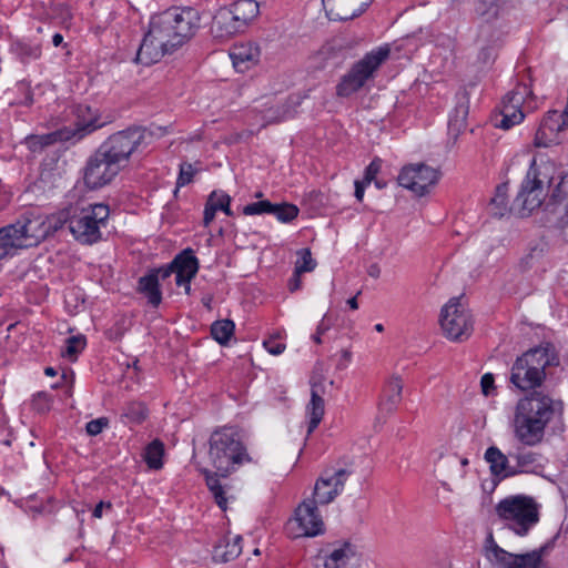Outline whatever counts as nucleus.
<instances>
[{
    "label": "nucleus",
    "mask_w": 568,
    "mask_h": 568,
    "mask_svg": "<svg viewBox=\"0 0 568 568\" xmlns=\"http://www.w3.org/2000/svg\"><path fill=\"white\" fill-rule=\"evenodd\" d=\"M207 457L210 464L216 470V473L209 469L203 470L207 488L219 507L226 510L227 498L217 475L226 477L237 471L242 466L256 462L248 454L239 434L229 427L216 429L211 434Z\"/></svg>",
    "instance_id": "1"
},
{
    "label": "nucleus",
    "mask_w": 568,
    "mask_h": 568,
    "mask_svg": "<svg viewBox=\"0 0 568 568\" xmlns=\"http://www.w3.org/2000/svg\"><path fill=\"white\" fill-rule=\"evenodd\" d=\"M557 364L554 346L549 343L539 345L517 357L511 366L510 382L520 390L534 389L542 384L546 368Z\"/></svg>",
    "instance_id": "2"
},
{
    "label": "nucleus",
    "mask_w": 568,
    "mask_h": 568,
    "mask_svg": "<svg viewBox=\"0 0 568 568\" xmlns=\"http://www.w3.org/2000/svg\"><path fill=\"white\" fill-rule=\"evenodd\" d=\"M173 29L164 12L153 16L138 50L136 61L150 65L182 47Z\"/></svg>",
    "instance_id": "3"
},
{
    "label": "nucleus",
    "mask_w": 568,
    "mask_h": 568,
    "mask_svg": "<svg viewBox=\"0 0 568 568\" xmlns=\"http://www.w3.org/2000/svg\"><path fill=\"white\" fill-rule=\"evenodd\" d=\"M495 513L503 526L519 537H525L539 521V505L527 495H510L500 499Z\"/></svg>",
    "instance_id": "4"
},
{
    "label": "nucleus",
    "mask_w": 568,
    "mask_h": 568,
    "mask_svg": "<svg viewBox=\"0 0 568 568\" xmlns=\"http://www.w3.org/2000/svg\"><path fill=\"white\" fill-rule=\"evenodd\" d=\"M555 169L552 162H544L538 165L535 159L531 161L515 199V205L523 214H529L542 204L546 196L545 186H550L554 182Z\"/></svg>",
    "instance_id": "5"
},
{
    "label": "nucleus",
    "mask_w": 568,
    "mask_h": 568,
    "mask_svg": "<svg viewBox=\"0 0 568 568\" xmlns=\"http://www.w3.org/2000/svg\"><path fill=\"white\" fill-rule=\"evenodd\" d=\"M390 48L388 44L379 45L367 52L361 60L352 65L336 85V94L347 98L361 90L367 81L374 78L379 67L388 59Z\"/></svg>",
    "instance_id": "6"
},
{
    "label": "nucleus",
    "mask_w": 568,
    "mask_h": 568,
    "mask_svg": "<svg viewBox=\"0 0 568 568\" xmlns=\"http://www.w3.org/2000/svg\"><path fill=\"white\" fill-rule=\"evenodd\" d=\"M110 209L103 203L75 209L70 217V232L83 244H93L101 240V229L105 227Z\"/></svg>",
    "instance_id": "7"
},
{
    "label": "nucleus",
    "mask_w": 568,
    "mask_h": 568,
    "mask_svg": "<svg viewBox=\"0 0 568 568\" xmlns=\"http://www.w3.org/2000/svg\"><path fill=\"white\" fill-rule=\"evenodd\" d=\"M0 231L12 251L36 246L48 236L44 214L38 211L27 212L17 223L1 227Z\"/></svg>",
    "instance_id": "8"
},
{
    "label": "nucleus",
    "mask_w": 568,
    "mask_h": 568,
    "mask_svg": "<svg viewBox=\"0 0 568 568\" xmlns=\"http://www.w3.org/2000/svg\"><path fill=\"white\" fill-rule=\"evenodd\" d=\"M439 324L444 335L454 342L468 338L473 332L471 315L459 297L450 298L443 306Z\"/></svg>",
    "instance_id": "9"
},
{
    "label": "nucleus",
    "mask_w": 568,
    "mask_h": 568,
    "mask_svg": "<svg viewBox=\"0 0 568 568\" xmlns=\"http://www.w3.org/2000/svg\"><path fill=\"white\" fill-rule=\"evenodd\" d=\"M535 108L529 88L526 84H518L504 97L500 105L501 119L496 125L508 130L521 123L526 114Z\"/></svg>",
    "instance_id": "10"
},
{
    "label": "nucleus",
    "mask_w": 568,
    "mask_h": 568,
    "mask_svg": "<svg viewBox=\"0 0 568 568\" xmlns=\"http://www.w3.org/2000/svg\"><path fill=\"white\" fill-rule=\"evenodd\" d=\"M442 173L437 168L425 163H413L402 168L398 184L416 196L428 195L438 184Z\"/></svg>",
    "instance_id": "11"
},
{
    "label": "nucleus",
    "mask_w": 568,
    "mask_h": 568,
    "mask_svg": "<svg viewBox=\"0 0 568 568\" xmlns=\"http://www.w3.org/2000/svg\"><path fill=\"white\" fill-rule=\"evenodd\" d=\"M285 529L292 538L316 537L324 534L325 526L317 504L311 499L301 503L294 516L286 523Z\"/></svg>",
    "instance_id": "12"
},
{
    "label": "nucleus",
    "mask_w": 568,
    "mask_h": 568,
    "mask_svg": "<svg viewBox=\"0 0 568 568\" xmlns=\"http://www.w3.org/2000/svg\"><path fill=\"white\" fill-rule=\"evenodd\" d=\"M142 140L143 134L140 130L129 129L112 134L100 145L98 151L122 170Z\"/></svg>",
    "instance_id": "13"
},
{
    "label": "nucleus",
    "mask_w": 568,
    "mask_h": 568,
    "mask_svg": "<svg viewBox=\"0 0 568 568\" xmlns=\"http://www.w3.org/2000/svg\"><path fill=\"white\" fill-rule=\"evenodd\" d=\"M485 557L494 568H540L541 551L515 555L497 545L493 536L486 540Z\"/></svg>",
    "instance_id": "14"
},
{
    "label": "nucleus",
    "mask_w": 568,
    "mask_h": 568,
    "mask_svg": "<svg viewBox=\"0 0 568 568\" xmlns=\"http://www.w3.org/2000/svg\"><path fill=\"white\" fill-rule=\"evenodd\" d=\"M351 473L344 468L325 469L315 483L313 499L320 505L332 503L339 494H342L345 483Z\"/></svg>",
    "instance_id": "15"
},
{
    "label": "nucleus",
    "mask_w": 568,
    "mask_h": 568,
    "mask_svg": "<svg viewBox=\"0 0 568 568\" xmlns=\"http://www.w3.org/2000/svg\"><path fill=\"white\" fill-rule=\"evenodd\" d=\"M182 44L190 41L201 27V14L192 7H175L163 11Z\"/></svg>",
    "instance_id": "16"
},
{
    "label": "nucleus",
    "mask_w": 568,
    "mask_h": 568,
    "mask_svg": "<svg viewBox=\"0 0 568 568\" xmlns=\"http://www.w3.org/2000/svg\"><path fill=\"white\" fill-rule=\"evenodd\" d=\"M121 171L112 160L97 151L88 161L84 170V183L91 190L109 184Z\"/></svg>",
    "instance_id": "17"
},
{
    "label": "nucleus",
    "mask_w": 568,
    "mask_h": 568,
    "mask_svg": "<svg viewBox=\"0 0 568 568\" xmlns=\"http://www.w3.org/2000/svg\"><path fill=\"white\" fill-rule=\"evenodd\" d=\"M548 423L547 420L529 418L527 414L515 412L511 423L514 436L523 445L536 446L542 442Z\"/></svg>",
    "instance_id": "18"
},
{
    "label": "nucleus",
    "mask_w": 568,
    "mask_h": 568,
    "mask_svg": "<svg viewBox=\"0 0 568 568\" xmlns=\"http://www.w3.org/2000/svg\"><path fill=\"white\" fill-rule=\"evenodd\" d=\"M548 423L547 420L529 418L527 414L515 412L511 423L514 436L523 445L536 446L542 442Z\"/></svg>",
    "instance_id": "19"
},
{
    "label": "nucleus",
    "mask_w": 568,
    "mask_h": 568,
    "mask_svg": "<svg viewBox=\"0 0 568 568\" xmlns=\"http://www.w3.org/2000/svg\"><path fill=\"white\" fill-rule=\"evenodd\" d=\"M508 13V6L500 0H477L475 4L478 30L496 29L500 32V27Z\"/></svg>",
    "instance_id": "20"
},
{
    "label": "nucleus",
    "mask_w": 568,
    "mask_h": 568,
    "mask_svg": "<svg viewBox=\"0 0 568 568\" xmlns=\"http://www.w3.org/2000/svg\"><path fill=\"white\" fill-rule=\"evenodd\" d=\"M209 31L217 42H226L244 32L229 7H221L214 11Z\"/></svg>",
    "instance_id": "21"
},
{
    "label": "nucleus",
    "mask_w": 568,
    "mask_h": 568,
    "mask_svg": "<svg viewBox=\"0 0 568 568\" xmlns=\"http://www.w3.org/2000/svg\"><path fill=\"white\" fill-rule=\"evenodd\" d=\"M567 128L568 124L561 119L559 111H549L536 132L534 139L535 146L549 148L558 144L560 141L559 134Z\"/></svg>",
    "instance_id": "22"
},
{
    "label": "nucleus",
    "mask_w": 568,
    "mask_h": 568,
    "mask_svg": "<svg viewBox=\"0 0 568 568\" xmlns=\"http://www.w3.org/2000/svg\"><path fill=\"white\" fill-rule=\"evenodd\" d=\"M515 412L527 414L529 418H540L541 420L550 422L555 414L554 402L546 395L534 394L519 399Z\"/></svg>",
    "instance_id": "23"
},
{
    "label": "nucleus",
    "mask_w": 568,
    "mask_h": 568,
    "mask_svg": "<svg viewBox=\"0 0 568 568\" xmlns=\"http://www.w3.org/2000/svg\"><path fill=\"white\" fill-rule=\"evenodd\" d=\"M373 0H322L331 19L351 20L361 16Z\"/></svg>",
    "instance_id": "24"
},
{
    "label": "nucleus",
    "mask_w": 568,
    "mask_h": 568,
    "mask_svg": "<svg viewBox=\"0 0 568 568\" xmlns=\"http://www.w3.org/2000/svg\"><path fill=\"white\" fill-rule=\"evenodd\" d=\"M500 34L501 33L496 29H494V31L486 29L478 30L476 39L477 53L475 60V63L478 67L485 68L495 61L499 48Z\"/></svg>",
    "instance_id": "25"
},
{
    "label": "nucleus",
    "mask_w": 568,
    "mask_h": 568,
    "mask_svg": "<svg viewBox=\"0 0 568 568\" xmlns=\"http://www.w3.org/2000/svg\"><path fill=\"white\" fill-rule=\"evenodd\" d=\"M75 122L74 128L63 129L69 131L71 139L80 140L84 135L103 126V122L97 110L91 109L89 105L80 104L74 110Z\"/></svg>",
    "instance_id": "26"
},
{
    "label": "nucleus",
    "mask_w": 568,
    "mask_h": 568,
    "mask_svg": "<svg viewBox=\"0 0 568 568\" xmlns=\"http://www.w3.org/2000/svg\"><path fill=\"white\" fill-rule=\"evenodd\" d=\"M229 55L235 70L243 73L257 65L261 49L253 42H240L230 49Z\"/></svg>",
    "instance_id": "27"
},
{
    "label": "nucleus",
    "mask_w": 568,
    "mask_h": 568,
    "mask_svg": "<svg viewBox=\"0 0 568 568\" xmlns=\"http://www.w3.org/2000/svg\"><path fill=\"white\" fill-rule=\"evenodd\" d=\"M174 264L180 267L179 274L175 276V284L183 287L186 295H191V282L199 271V260L193 251L187 248L175 256Z\"/></svg>",
    "instance_id": "28"
},
{
    "label": "nucleus",
    "mask_w": 568,
    "mask_h": 568,
    "mask_svg": "<svg viewBox=\"0 0 568 568\" xmlns=\"http://www.w3.org/2000/svg\"><path fill=\"white\" fill-rule=\"evenodd\" d=\"M510 455H506L495 445L489 446L484 454V459L489 465L491 476L498 480L516 476V470L514 465L510 464Z\"/></svg>",
    "instance_id": "29"
},
{
    "label": "nucleus",
    "mask_w": 568,
    "mask_h": 568,
    "mask_svg": "<svg viewBox=\"0 0 568 568\" xmlns=\"http://www.w3.org/2000/svg\"><path fill=\"white\" fill-rule=\"evenodd\" d=\"M358 560L355 547L344 542L325 558L324 568H358Z\"/></svg>",
    "instance_id": "30"
},
{
    "label": "nucleus",
    "mask_w": 568,
    "mask_h": 568,
    "mask_svg": "<svg viewBox=\"0 0 568 568\" xmlns=\"http://www.w3.org/2000/svg\"><path fill=\"white\" fill-rule=\"evenodd\" d=\"M515 462L516 476L520 474H537L544 468V458L539 453L526 449H518L510 454Z\"/></svg>",
    "instance_id": "31"
},
{
    "label": "nucleus",
    "mask_w": 568,
    "mask_h": 568,
    "mask_svg": "<svg viewBox=\"0 0 568 568\" xmlns=\"http://www.w3.org/2000/svg\"><path fill=\"white\" fill-rule=\"evenodd\" d=\"M403 385V381L398 375L389 377L379 399V409L382 412L392 413L398 407L402 402Z\"/></svg>",
    "instance_id": "32"
},
{
    "label": "nucleus",
    "mask_w": 568,
    "mask_h": 568,
    "mask_svg": "<svg viewBox=\"0 0 568 568\" xmlns=\"http://www.w3.org/2000/svg\"><path fill=\"white\" fill-rule=\"evenodd\" d=\"M230 204H231L230 195H227L226 193H224L222 191H213L209 195L205 207H204V217H203L204 225L207 226L212 223L217 211H222L226 215L231 216L232 211H231Z\"/></svg>",
    "instance_id": "33"
},
{
    "label": "nucleus",
    "mask_w": 568,
    "mask_h": 568,
    "mask_svg": "<svg viewBox=\"0 0 568 568\" xmlns=\"http://www.w3.org/2000/svg\"><path fill=\"white\" fill-rule=\"evenodd\" d=\"M227 7L244 31L260 14V4L256 0H236Z\"/></svg>",
    "instance_id": "34"
},
{
    "label": "nucleus",
    "mask_w": 568,
    "mask_h": 568,
    "mask_svg": "<svg viewBox=\"0 0 568 568\" xmlns=\"http://www.w3.org/2000/svg\"><path fill=\"white\" fill-rule=\"evenodd\" d=\"M242 537L239 535L225 536L214 547L213 558L216 561L226 562L235 559L242 551Z\"/></svg>",
    "instance_id": "35"
},
{
    "label": "nucleus",
    "mask_w": 568,
    "mask_h": 568,
    "mask_svg": "<svg viewBox=\"0 0 568 568\" xmlns=\"http://www.w3.org/2000/svg\"><path fill=\"white\" fill-rule=\"evenodd\" d=\"M68 140H71L69 131L57 130L54 132H50L47 134L30 135L26 139V143L32 152H38L42 150L44 146L51 145L58 141Z\"/></svg>",
    "instance_id": "36"
},
{
    "label": "nucleus",
    "mask_w": 568,
    "mask_h": 568,
    "mask_svg": "<svg viewBox=\"0 0 568 568\" xmlns=\"http://www.w3.org/2000/svg\"><path fill=\"white\" fill-rule=\"evenodd\" d=\"M139 291L148 298V302L158 307L162 301V293L156 274H146L139 281Z\"/></svg>",
    "instance_id": "37"
},
{
    "label": "nucleus",
    "mask_w": 568,
    "mask_h": 568,
    "mask_svg": "<svg viewBox=\"0 0 568 568\" xmlns=\"http://www.w3.org/2000/svg\"><path fill=\"white\" fill-rule=\"evenodd\" d=\"M324 399L313 390L311 400L306 406V416L308 418L307 434H312L316 429L324 416Z\"/></svg>",
    "instance_id": "38"
},
{
    "label": "nucleus",
    "mask_w": 568,
    "mask_h": 568,
    "mask_svg": "<svg viewBox=\"0 0 568 568\" xmlns=\"http://www.w3.org/2000/svg\"><path fill=\"white\" fill-rule=\"evenodd\" d=\"M468 116V104L467 102L458 103L449 115L448 129L454 135H458L466 129V120Z\"/></svg>",
    "instance_id": "39"
},
{
    "label": "nucleus",
    "mask_w": 568,
    "mask_h": 568,
    "mask_svg": "<svg viewBox=\"0 0 568 568\" xmlns=\"http://www.w3.org/2000/svg\"><path fill=\"white\" fill-rule=\"evenodd\" d=\"M164 445L161 440L154 439L144 450L143 458L151 469H160L163 466Z\"/></svg>",
    "instance_id": "40"
},
{
    "label": "nucleus",
    "mask_w": 568,
    "mask_h": 568,
    "mask_svg": "<svg viewBox=\"0 0 568 568\" xmlns=\"http://www.w3.org/2000/svg\"><path fill=\"white\" fill-rule=\"evenodd\" d=\"M234 329L235 325L232 321H216L211 326V335L219 344L225 345L233 336Z\"/></svg>",
    "instance_id": "41"
},
{
    "label": "nucleus",
    "mask_w": 568,
    "mask_h": 568,
    "mask_svg": "<svg viewBox=\"0 0 568 568\" xmlns=\"http://www.w3.org/2000/svg\"><path fill=\"white\" fill-rule=\"evenodd\" d=\"M298 207L291 203L274 204L272 214L275 215L281 223H290L298 215Z\"/></svg>",
    "instance_id": "42"
},
{
    "label": "nucleus",
    "mask_w": 568,
    "mask_h": 568,
    "mask_svg": "<svg viewBox=\"0 0 568 568\" xmlns=\"http://www.w3.org/2000/svg\"><path fill=\"white\" fill-rule=\"evenodd\" d=\"M85 338L82 335L71 336L65 341V347L62 351V356L74 361L79 353L84 349Z\"/></svg>",
    "instance_id": "43"
},
{
    "label": "nucleus",
    "mask_w": 568,
    "mask_h": 568,
    "mask_svg": "<svg viewBox=\"0 0 568 568\" xmlns=\"http://www.w3.org/2000/svg\"><path fill=\"white\" fill-rule=\"evenodd\" d=\"M70 214L68 211H60L50 215L44 214V224L48 227V235L61 229L67 222L70 224Z\"/></svg>",
    "instance_id": "44"
},
{
    "label": "nucleus",
    "mask_w": 568,
    "mask_h": 568,
    "mask_svg": "<svg viewBox=\"0 0 568 568\" xmlns=\"http://www.w3.org/2000/svg\"><path fill=\"white\" fill-rule=\"evenodd\" d=\"M316 266V262L312 257V253L308 248H302L297 252V260L295 262L296 274L305 272H312Z\"/></svg>",
    "instance_id": "45"
},
{
    "label": "nucleus",
    "mask_w": 568,
    "mask_h": 568,
    "mask_svg": "<svg viewBox=\"0 0 568 568\" xmlns=\"http://www.w3.org/2000/svg\"><path fill=\"white\" fill-rule=\"evenodd\" d=\"M274 210V204L267 200L250 203L243 207V213L245 215H262V214H272Z\"/></svg>",
    "instance_id": "46"
},
{
    "label": "nucleus",
    "mask_w": 568,
    "mask_h": 568,
    "mask_svg": "<svg viewBox=\"0 0 568 568\" xmlns=\"http://www.w3.org/2000/svg\"><path fill=\"white\" fill-rule=\"evenodd\" d=\"M125 417L133 423H141L145 419L148 410L141 403H131L125 407Z\"/></svg>",
    "instance_id": "47"
},
{
    "label": "nucleus",
    "mask_w": 568,
    "mask_h": 568,
    "mask_svg": "<svg viewBox=\"0 0 568 568\" xmlns=\"http://www.w3.org/2000/svg\"><path fill=\"white\" fill-rule=\"evenodd\" d=\"M31 406L37 413H45L50 409L51 398L47 393H38L33 396Z\"/></svg>",
    "instance_id": "48"
},
{
    "label": "nucleus",
    "mask_w": 568,
    "mask_h": 568,
    "mask_svg": "<svg viewBox=\"0 0 568 568\" xmlns=\"http://www.w3.org/2000/svg\"><path fill=\"white\" fill-rule=\"evenodd\" d=\"M194 173H195V170L193 169L192 164H190V163L182 164L180 168V174H179V178L176 181V185L179 187H181V186L189 184L192 181Z\"/></svg>",
    "instance_id": "49"
},
{
    "label": "nucleus",
    "mask_w": 568,
    "mask_h": 568,
    "mask_svg": "<svg viewBox=\"0 0 568 568\" xmlns=\"http://www.w3.org/2000/svg\"><path fill=\"white\" fill-rule=\"evenodd\" d=\"M174 263H175V258L169 265H166L164 267H160L158 270H154V271L150 272L149 274H156L158 281L160 278L165 280V278L170 277L172 274H175V276H178L180 267H179V265H175Z\"/></svg>",
    "instance_id": "50"
},
{
    "label": "nucleus",
    "mask_w": 568,
    "mask_h": 568,
    "mask_svg": "<svg viewBox=\"0 0 568 568\" xmlns=\"http://www.w3.org/2000/svg\"><path fill=\"white\" fill-rule=\"evenodd\" d=\"M108 426V419L106 418H97V419H93V420H90L87 426H85V429H87V433L91 436H97L99 435L103 428H105Z\"/></svg>",
    "instance_id": "51"
},
{
    "label": "nucleus",
    "mask_w": 568,
    "mask_h": 568,
    "mask_svg": "<svg viewBox=\"0 0 568 568\" xmlns=\"http://www.w3.org/2000/svg\"><path fill=\"white\" fill-rule=\"evenodd\" d=\"M382 168V161L379 159H374L369 165L365 170L364 181L366 184H371V182L376 178Z\"/></svg>",
    "instance_id": "52"
},
{
    "label": "nucleus",
    "mask_w": 568,
    "mask_h": 568,
    "mask_svg": "<svg viewBox=\"0 0 568 568\" xmlns=\"http://www.w3.org/2000/svg\"><path fill=\"white\" fill-rule=\"evenodd\" d=\"M263 346L270 354L275 356L281 355L286 348V345L284 343L278 342L273 337L264 341Z\"/></svg>",
    "instance_id": "53"
},
{
    "label": "nucleus",
    "mask_w": 568,
    "mask_h": 568,
    "mask_svg": "<svg viewBox=\"0 0 568 568\" xmlns=\"http://www.w3.org/2000/svg\"><path fill=\"white\" fill-rule=\"evenodd\" d=\"M480 386H481L483 394L485 396L491 395L493 390H494V376H493V374L487 373V374L483 375V377L480 379Z\"/></svg>",
    "instance_id": "54"
},
{
    "label": "nucleus",
    "mask_w": 568,
    "mask_h": 568,
    "mask_svg": "<svg viewBox=\"0 0 568 568\" xmlns=\"http://www.w3.org/2000/svg\"><path fill=\"white\" fill-rule=\"evenodd\" d=\"M352 362V352L349 349H342L341 357L337 362L338 369H345Z\"/></svg>",
    "instance_id": "55"
},
{
    "label": "nucleus",
    "mask_w": 568,
    "mask_h": 568,
    "mask_svg": "<svg viewBox=\"0 0 568 568\" xmlns=\"http://www.w3.org/2000/svg\"><path fill=\"white\" fill-rule=\"evenodd\" d=\"M506 191H507V185L506 184L498 186L497 187V194L493 199V203H496L498 205H504L505 204Z\"/></svg>",
    "instance_id": "56"
},
{
    "label": "nucleus",
    "mask_w": 568,
    "mask_h": 568,
    "mask_svg": "<svg viewBox=\"0 0 568 568\" xmlns=\"http://www.w3.org/2000/svg\"><path fill=\"white\" fill-rule=\"evenodd\" d=\"M111 507H112V505H111L110 503H103V501H100V503L94 507L92 515H93V517H94V518L100 519V518H102V516H103V509H104V508L110 509Z\"/></svg>",
    "instance_id": "57"
},
{
    "label": "nucleus",
    "mask_w": 568,
    "mask_h": 568,
    "mask_svg": "<svg viewBox=\"0 0 568 568\" xmlns=\"http://www.w3.org/2000/svg\"><path fill=\"white\" fill-rule=\"evenodd\" d=\"M368 184L365 183V181H355V197L358 201H362L364 197L365 187Z\"/></svg>",
    "instance_id": "58"
},
{
    "label": "nucleus",
    "mask_w": 568,
    "mask_h": 568,
    "mask_svg": "<svg viewBox=\"0 0 568 568\" xmlns=\"http://www.w3.org/2000/svg\"><path fill=\"white\" fill-rule=\"evenodd\" d=\"M288 287L291 292H295L301 287V274L294 271L293 277L290 280Z\"/></svg>",
    "instance_id": "59"
},
{
    "label": "nucleus",
    "mask_w": 568,
    "mask_h": 568,
    "mask_svg": "<svg viewBox=\"0 0 568 568\" xmlns=\"http://www.w3.org/2000/svg\"><path fill=\"white\" fill-rule=\"evenodd\" d=\"M437 45H443L449 50H453L455 48V39L452 37H443L442 39L437 40Z\"/></svg>",
    "instance_id": "60"
},
{
    "label": "nucleus",
    "mask_w": 568,
    "mask_h": 568,
    "mask_svg": "<svg viewBox=\"0 0 568 568\" xmlns=\"http://www.w3.org/2000/svg\"><path fill=\"white\" fill-rule=\"evenodd\" d=\"M329 329V324H327L325 322V317L320 322V324L317 325V328H316V332L318 334H324L325 332H327Z\"/></svg>",
    "instance_id": "61"
},
{
    "label": "nucleus",
    "mask_w": 568,
    "mask_h": 568,
    "mask_svg": "<svg viewBox=\"0 0 568 568\" xmlns=\"http://www.w3.org/2000/svg\"><path fill=\"white\" fill-rule=\"evenodd\" d=\"M72 14L70 9L67 6H63L61 8V19L65 22L67 20L71 19Z\"/></svg>",
    "instance_id": "62"
},
{
    "label": "nucleus",
    "mask_w": 568,
    "mask_h": 568,
    "mask_svg": "<svg viewBox=\"0 0 568 568\" xmlns=\"http://www.w3.org/2000/svg\"><path fill=\"white\" fill-rule=\"evenodd\" d=\"M63 41V37L60 33H55L52 37V43L54 47H59Z\"/></svg>",
    "instance_id": "63"
},
{
    "label": "nucleus",
    "mask_w": 568,
    "mask_h": 568,
    "mask_svg": "<svg viewBox=\"0 0 568 568\" xmlns=\"http://www.w3.org/2000/svg\"><path fill=\"white\" fill-rule=\"evenodd\" d=\"M561 115V119L565 120V122L568 124V102L564 109V111L559 112Z\"/></svg>",
    "instance_id": "64"
}]
</instances>
